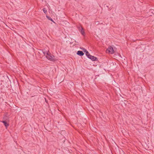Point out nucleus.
Instances as JSON below:
<instances>
[{"label": "nucleus", "instance_id": "nucleus-4", "mask_svg": "<svg viewBox=\"0 0 154 154\" xmlns=\"http://www.w3.org/2000/svg\"><path fill=\"white\" fill-rule=\"evenodd\" d=\"M88 58L94 61H96L97 60V58L96 57L91 55H90V57H89Z\"/></svg>", "mask_w": 154, "mask_h": 154}, {"label": "nucleus", "instance_id": "nucleus-5", "mask_svg": "<svg viewBox=\"0 0 154 154\" xmlns=\"http://www.w3.org/2000/svg\"><path fill=\"white\" fill-rule=\"evenodd\" d=\"M77 54L80 56H82L84 54L83 52L82 51H78L77 52Z\"/></svg>", "mask_w": 154, "mask_h": 154}, {"label": "nucleus", "instance_id": "nucleus-8", "mask_svg": "<svg viewBox=\"0 0 154 154\" xmlns=\"http://www.w3.org/2000/svg\"><path fill=\"white\" fill-rule=\"evenodd\" d=\"M77 28L79 31L82 30V29H83V28L81 26H78L77 27Z\"/></svg>", "mask_w": 154, "mask_h": 154}, {"label": "nucleus", "instance_id": "nucleus-11", "mask_svg": "<svg viewBox=\"0 0 154 154\" xmlns=\"http://www.w3.org/2000/svg\"><path fill=\"white\" fill-rule=\"evenodd\" d=\"M43 11L44 13H46L47 12V10L45 8H44L43 9Z\"/></svg>", "mask_w": 154, "mask_h": 154}, {"label": "nucleus", "instance_id": "nucleus-12", "mask_svg": "<svg viewBox=\"0 0 154 154\" xmlns=\"http://www.w3.org/2000/svg\"><path fill=\"white\" fill-rule=\"evenodd\" d=\"M51 21H52V19L51 18Z\"/></svg>", "mask_w": 154, "mask_h": 154}, {"label": "nucleus", "instance_id": "nucleus-1", "mask_svg": "<svg viewBox=\"0 0 154 154\" xmlns=\"http://www.w3.org/2000/svg\"><path fill=\"white\" fill-rule=\"evenodd\" d=\"M46 57L51 61H54L55 60V57L53 55L51 54L50 53L48 55H46Z\"/></svg>", "mask_w": 154, "mask_h": 154}, {"label": "nucleus", "instance_id": "nucleus-10", "mask_svg": "<svg viewBox=\"0 0 154 154\" xmlns=\"http://www.w3.org/2000/svg\"><path fill=\"white\" fill-rule=\"evenodd\" d=\"M81 49H82L83 50V51L85 53H86V52H87L88 51L86 49H85L84 48H81Z\"/></svg>", "mask_w": 154, "mask_h": 154}, {"label": "nucleus", "instance_id": "nucleus-6", "mask_svg": "<svg viewBox=\"0 0 154 154\" xmlns=\"http://www.w3.org/2000/svg\"><path fill=\"white\" fill-rule=\"evenodd\" d=\"M42 52L44 54V55L45 56H46V55H48V54L49 53V51H45L44 50H42Z\"/></svg>", "mask_w": 154, "mask_h": 154}, {"label": "nucleus", "instance_id": "nucleus-2", "mask_svg": "<svg viewBox=\"0 0 154 154\" xmlns=\"http://www.w3.org/2000/svg\"><path fill=\"white\" fill-rule=\"evenodd\" d=\"M106 52L111 54H113L114 51L113 48L111 46H109L106 50Z\"/></svg>", "mask_w": 154, "mask_h": 154}, {"label": "nucleus", "instance_id": "nucleus-3", "mask_svg": "<svg viewBox=\"0 0 154 154\" xmlns=\"http://www.w3.org/2000/svg\"><path fill=\"white\" fill-rule=\"evenodd\" d=\"M9 121V120L8 119H6V120H3L2 122L6 128L9 126V124L8 123V122Z\"/></svg>", "mask_w": 154, "mask_h": 154}, {"label": "nucleus", "instance_id": "nucleus-9", "mask_svg": "<svg viewBox=\"0 0 154 154\" xmlns=\"http://www.w3.org/2000/svg\"><path fill=\"white\" fill-rule=\"evenodd\" d=\"M86 55L88 57H89L90 55L88 51L85 53Z\"/></svg>", "mask_w": 154, "mask_h": 154}, {"label": "nucleus", "instance_id": "nucleus-7", "mask_svg": "<svg viewBox=\"0 0 154 154\" xmlns=\"http://www.w3.org/2000/svg\"><path fill=\"white\" fill-rule=\"evenodd\" d=\"M81 33V34L82 35H84L85 34V32L84 31V30L83 29H82L81 31H79Z\"/></svg>", "mask_w": 154, "mask_h": 154}]
</instances>
